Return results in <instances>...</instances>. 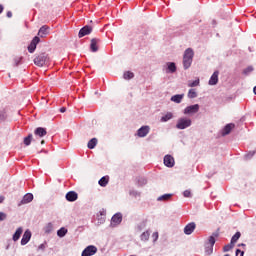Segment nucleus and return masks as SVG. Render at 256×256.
<instances>
[{"label":"nucleus","mask_w":256,"mask_h":256,"mask_svg":"<svg viewBox=\"0 0 256 256\" xmlns=\"http://www.w3.org/2000/svg\"><path fill=\"white\" fill-rule=\"evenodd\" d=\"M168 71L170 73H175V71H177V66H175L174 62H169L168 63Z\"/></svg>","instance_id":"nucleus-28"},{"label":"nucleus","mask_w":256,"mask_h":256,"mask_svg":"<svg viewBox=\"0 0 256 256\" xmlns=\"http://www.w3.org/2000/svg\"><path fill=\"white\" fill-rule=\"evenodd\" d=\"M243 255H245L244 251H241L240 249L236 250V256H243Z\"/></svg>","instance_id":"nucleus-40"},{"label":"nucleus","mask_w":256,"mask_h":256,"mask_svg":"<svg viewBox=\"0 0 256 256\" xmlns=\"http://www.w3.org/2000/svg\"><path fill=\"white\" fill-rule=\"evenodd\" d=\"M14 61H15V66L17 67V65L21 63V58H16Z\"/></svg>","instance_id":"nucleus-41"},{"label":"nucleus","mask_w":256,"mask_h":256,"mask_svg":"<svg viewBox=\"0 0 256 256\" xmlns=\"http://www.w3.org/2000/svg\"><path fill=\"white\" fill-rule=\"evenodd\" d=\"M153 237L155 238V240L159 239V233L157 232L153 233Z\"/></svg>","instance_id":"nucleus-43"},{"label":"nucleus","mask_w":256,"mask_h":256,"mask_svg":"<svg viewBox=\"0 0 256 256\" xmlns=\"http://www.w3.org/2000/svg\"><path fill=\"white\" fill-rule=\"evenodd\" d=\"M150 236H151V234L149 233V231H146L141 234L140 239H141V241H149Z\"/></svg>","instance_id":"nucleus-29"},{"label":"nucleus","mask_w":256,"mask_h":256,"mask_svg":"<svg viewBox=\"0 0 256 256\" xmlns=\"http://www.w3.org/2000/svg\"><path fill=\"white\" fill-rule=\"evenodd\" d=\"M7 219V214L0 212V221H5Z\"/></svg>","instance_id":"nucleus-38"},{"label":"nucleus","mask_w":256,"mask_h":256,"mask_svg":"<svg viewBox=\"0 0 256 256\" xmlns=\"http://www.w3.org/2000/svg\"><path fill=\"white\" fill-rule=\"evenodd\" d=\"M99 185L100 187H107L108 183H109V176H103L100 180H99Z\"/></svg>","instance_id":"nucleus-20"},{"label":"nucleus","mask_w":256,"mask_h":256,"mask_svg":"<svg viewBox=\"0 0 256 256\" xmlns=\"http://www.w3.org/2000/svg\"><path fill=\"white\" fill-rule=\"evenodd\" d=\"M34 135H36V137H45V135H47V130L43 127H38L35 129Z\"/></svg>","instance_id":"nucleus-17"},{"label":"nucleus","mask_w":256,"mask_h":256,"mask_svg":"<svg viewBox=\"0 0 256 256\" xmlns=\"http://www.w3.org/2000/svg\"><path fill=\"white\" fill-rule=\"evenodd\" d=\"M39 41H41V39L38 36L33 38L30 45L28 46L29 53L35 52V49H37V44L39 43Z\"/></svg>","instance_id":"nucleus-8"},{"label":"nucleus","mask_w":256,"mask_h":256,"mask_svg":"<svg viewBox=\"0 0 256 256\" xmlns=\"http://www.w3.org/2000/svg\"><path fill=\"white\" fill-rule=\"evenodd\" d=\"M3 9H4V8H3V5L0 4V14L3 13Z\"/></svg>","instance_id":"nucleus-48"},{"label":"nucleus","mask_w":256,"mask_h":256,"mask_svg":"<svg viewBox=\"0 0 256 256\" xmlns=\"http://www.w3.org/2000/svg\"><path fill=\"white\" fill-rule=\"evenodd\" d=\"M95 253H97V247L90 245L83 250L82 256H93Z\"/></svg>","instance_id":"nucleus-4"},{"label":"nucleus","mask_w":256,"mask_h":256,"mask_svg":"<svg viewBox=\"0 0 256 256\" xmlns=\"http://www.w3.org/2000/svg\"><path fill=\"white\" fill-rule=\"evenodd\" d=\"M164 165L166 167H174V165H175V158H173V156H171V155H166L164 157Z\"/></svg>","instance_id":"nucleus-12"},{"label":"nucleus","mask_w":256,"mask_h":256,"mask_svg":"<svg viewBox=\"0 0 256 256\" xmlns=\"http://www.w3.org/2000/svg\"><path fill=\"white\" fill-rule=\"evenodd\" d=\"M49 63V55L45 52L38 54L34 58V65L37 67H44V65Z\"/></svg>","instance_id":"nucleus-2"},{"label":"nucleus","mask_w":256,"mask_h":256,"mask_svg":"<svg viewBox=\"0 0 256 256\" xmlns=\"http://www.w3.org/2000/svg\"><path fill=\"white\" fill-rule=\"evenodd\" d=\"M121 221H123V216L121 215V213H116L111 219L112 227H117V225H119Z\"/></svg>","instance_id":"nucleus-9"},{"label":"nucleus","mask_w":256,"mask_h":256,"mask_svg":"<svg viewBox=\"0 0 256 256\" xmlns=\"http://www.w3.org/2000/svg\"><path fill=\"white\" fill-rule=\"evenodd\" d=\"M209 243H210V252L209 253H213V245H215V237L214 236L209 237Z\"/></svg>","instance_id":"nucleus-32"},{"label":"nucleus","mask_w":256,"mask_h":256,"mask_svg":"<svg viewBox=\"0 0 256 256\" xmlns=\"http://www.w3.org/2000/svg\"><path fill=\"white\" fill-rule=\"evenodd\" d=\"M57 235H58V237H65V235H67V229H65V228H60V229L57 231Z\"/></svg>","instance_id":"nucleus-30"},{"label":"nucleus","mask_w":256,"mask_h":256,"mask_svg":"<svg viewBox=\"0 0 256 256\" xmlns=\"http://www.w3.org/2000/svg\"><path fill=\"white\" fill-rule=\"evenodd\" d=\"M99 43H101V40L99 38H93L90 43V49L93 53H97L99 51Z\"/></svg>","instance_id":"nucleus-7"},{"label":"nucleus","mask_w":256,"mask_h":256,"mask_svg":"<svg viewBox=\"0 0 256 256\" xmlns=\"http://www.w3.org/2000/svg\"><path fill=\"white\" fill-rule=\"evenodd\" d=\"M88 149H95L97 147V138H92L87 145Z\"/></svg>","instance_id":"nucleus-24"},{"label":"nucleus","mask_w":256,"mask_h":256,"mask_svg":"<svg viewBox=\"0 0 256 256\" xmlns=\"http://www.w3.org/2000/svg\"><path fill=\"white\" fill-rule=\"evenodd\" d=\"M206 253H207L208 255H211V246H210L209 248H206Z\"/></svg>","instance_id":"nucleus-45"},{"label":"nucleus","mask_w":256,"mask_h":256,"mask_svg":"<svg viewBox=\"0 0 256 256\" xmlns=\"http://www.w3.org/2000/svg\"><path fill=\"white\" fill-rule=\"evenodd\" d=\"M171 101H173L174 103H181V101H183V95L181 94H177L171 97Z\"/></svg>","instance_id":"nucleus-23"},{"label":"nucleus","mask_w":256,"mask_h":256,"mask_svg":"<svg viewBox=\"0 0 256 256\" xmlns=\"http://www.w3.org/2000/svg\"><path fill=\"white\" fill-rule=\"evenodd\" d=\"M184 197H191V190H185L183 192Z\"/></svg>","instance_id":"nucleus-39"},{"label":"nucleus","mask_w":256,"mask_h":256,"mask_svg":"<svg viewBox=\"0 0 256 256\" xmlns=\"http://www.w3.org/2000/svg\"><path fill=\"white\" fill-rule=\"evenodd\" d=\"M173 197V194H164L158 197L157 201H169Z\"/></svg>","instance_id":"nucleus-27"},{"label":"nucleus","mask_w":256,"mask_h":256,"mask_svg":"<svg viewBox=\"0 0 256 256\" xmlns=\"http://www.w3.org/2000/svg\"><path fill=\"white\" fill-rule=\"evenodd\" d=\"M250 155H251V157H253V155H255V152H252Z\"/></svg>","instance_id":"nucleus-52"},{"label":"nucleus","mask_w":256,"mask_h":256,"mask_svg":"<svg viewBox=\"0 0 256 256\" xmlns=\"http://www.w3.org/2000/svg\"><path fill=\"white\" fill-rule=\"evenodd\" d=\"M253 66H248L246 69L243 70L244 75H249V73H252Z\"/></svg>","instance_id":"nucleus-36"},{"label":"nucleus","mask_w":256,"mask_h":256,"mask_svg":"<svg viewBox=\"0 0 256 256\" xmlns=\"http://www.w3.org/2000/svg\"><path fill=\"white\" fill-rule=\"evenodd\" d=\"M238 247H245V244H243V243L238 244Z\"/></svg>","instance_id":"nucleus-50"},{"label":"nucleus","mask_w":256,"mask_h":256,"mask_svg":"<svg viewBox=\"0 0 256 256\" xmlns=\"http://www.w3.org/2000/svg\"><path fill=\"white\" fill-rule=\"evenodd\" d=\"M65 111H67V108L65 107L60 108V113H65Z\"/></svg>","instance_id":"nucleus-46"},{"label":"nucleus","mask_w":256,"mask_h":256,"mask_svg":"<svg viewBox=\"0 0 256 256\" xmlns=\"http://www.w3.org/2000/svg\"><path fill=\"white\" fill-rule=\"evenodd\" d=\"M66 199L70 202L73 203L74 201H77L79 199V194L75 191H70L66 194Z\"/></svg>","instance_id":"nucleus-13"},{"label":"nucleus","mask_w":256,"mask_h":256,"mask_svg":"<svg viewBox=\"0 0 256 256\" xmlns=\"http://www.w3.org/2000/svg\"><path fill=\"white\" fill-rule=\"evenodd\" d=\"M233 129H235V124H233V123L227 124L222 131V135L224 137H225V135H229V133H231V131H233Z\"/></svg>","instance_id":"nucleus-16"},{"label":"nucleus","mask_w":256,"mask_h":256,"mask_svg":"<svg viewBox=\"0 0 256 256\" xmlns=\"http://www.w3.org/2000/svg\"><path fill=\"white\" fill-rule=\"evenodd\" d=\"M3 201H5V197L0 196V203H3Z\"/></svg>","instance_id":"nucleus-47"},{"label":"nucleus","mask_w":256,"mask_h":256,"mask_svg":"<svg viewBox=\"0 0 256 256\" xmlns=\"http://www.w3.org/2000/svg\"><path fill=\"white\" fill-rule=\"evenodd\" d=\"M31 201H33V194L27 193L26 195H24L21 203L22 205H26L27 203H31Z\"/></svg>","instance_id":"nucleus-19"},{"label":"nucleus","mask_w":256,"mask_h":256,"mask_svg":"<svg viewBox=\"0 0 256 256\" xmlns=\"http://www.w3.org/2000/svg\"><path fill=\"white\" fill-rule=\"evenodd\" d=\"M93 31V27L91 26H84L80 29L78 33V37L81 39V37H85L86 35H91V32Z\"/></svg>","instance_id":"nucleus-5"},{"label":"nucleus","mask_w":256,"mask_h":256,"mask_svg":"<svg viewBox=\"0 0 256 256\" xmlns=\"http://www.w3.org/2000/svg\"><path fill=\"white\" fill-rule=\"evenodd\" d=\"M6 15H7L8 18L13 17V13L11 11H8Z\"/></svg>","instance_id":"nucleus-44"},{"label":"nucleus","mask_w":256,"mask_h":256,"mask_svg":"<svg viewBox=\"0 0 256 256\" xmlns=\"http://www.w3.org/2000/svg\"><path fill=\"white\" fill-rule=\"evenodd\" d=\"M149 131H151V128H149V126H142L138 129L137 135L138 137H147V135H149Z\"/></svg>","instance_id":"nucleus-11"},{"label":"nucleus","mask_w":256,"mask_h":256,"mask_svg":"<svg viewBox=\"0 0 256 256\" xmlns=\"http://www.w3.org/2000/svg\"><path fill=\"white\" fill-rule=\"evenodd\" d=\"M198 85H199V79L188 83V87H198Z\"/></svg>","instance_id":"nucleus-35"},{"label":"nucleus","mask_w":256,"mask_h":256,"mask_svg":"<svg viewBox=\"0 0 256 256\" xmlns=\"http://www.w3.org/2000/svg\"><path fill=\"white\" fill-rule=\"evenodd\" d=\"M197 225L195 224V222H190L188 223L185 227H184V233L185 235H191V233H193V231H195Z\"/></svg>","instance_id":"nucleus-10"},{"label":"nucleus","mask_w":256,"mask_h":256,"mask_svg":"<svg viewBox=\"0 0 256 256\" xmlns=\"http://www.w3.org/2000/svg\"><path fill=\"white\" fill-rule=\"evenodd\" d=\"M193 57H195V52L191 48H188L184 51V55H183L184 69H189V67H191L193 63Z\"/></svg>","instance_id":"nucleus-1"},{"label":"nucleus","mask_w":256,"mask_h":256,"mask_svg":"<svg viewBox=\"0 0 256 256\" xmlns=\"http://www.w3.org/2000/svg\"><path fill=\"white\" fill-rule=\"evenodd\" d=\"M32 141H33V134H29L27 137L24 138V145H26V147H29Z\"/></svg>","instance_id":"nucleus-25"},{"label":"nucleus","mask_w":256,"mask_h":256,"mask_svg":"<svg viewBox=\"0 0 256 256\" xmlns=\"http://www.w3.org/2000/svg\"><path fill=\"white\" fill-rule=\"evenodd\" d=\"M239 239H241V232H236L235 235L232 236L230 243L235 245Z\"/></svg>","instance_id":"nucleus-22"},{"label":"nucleus","mask_w":256,"mask_h":256,"mask_svg":"<svg viewBox=\"0 0 256 256\" xmlns=\"http://www.w3.org/2000/svg\"><path fill=\"white\" fill-rule=\"evenodd\" d=\"M22 234H23V228H18L13 235V241H19Z\"/></svg>","instance_id":"nucleus-21"},{"label":"nucleus","mask_w":256,"mask_h":256,"mask_svg":"<svg viewBox=\"0 0 256 256\" xmlns=\"http://www.w3.org/2000/svg\"><path fill=\"white\" fill-rule=\"evenodd\" d=\"M173 119V114L171 112H168L167 114H165L162 118L161 121L162 123H165L169 120Z\"/></svg>","instance_id":"nucleus-26"},{"label":"nucleus","mask_w":256,"mask_h":256,"mask_svg":"<svg viewBox=\"0 0 256 256\" xmlns=\"http://www.w3.org/2000/svg\"><path fill=\"white\" fill-rule=\"evenodd\" d=\"M39 249H45V244H41V245L39 246Z\"/></svg>","instance_id":"nucleus-49"},{"label":"nucleus","mask_w":256,"mask_h":256,"mask_svg":"<svg viewBox=\"0 0 256 256\" xmlns=\"http://www.w3.org/2000/svg\"><path fill=\"white\" fill-rule=\"evenodd\" d=\"M142 183H140V185H146L147 184V180L145 178L141 179Z\"/></svg>","instance_id":"nucleus-42"},{"label":"nucleus","mask_w":256,"mask_h":256,"mask_svg":"<svg viewBox=\"0 0 256 256\" xmlns=\"http://www.w3.org/2000/svg\"><path fill=\"white\" fill-rule=\"evenodd\" d=\"M234 247L235 245L230 242L229 244L224 246L223 251L227 253V251H231V249H233Z\"/></svg>","instance_id":"nucleus-34"},{"label":"nucleus","mask_w":256,"mask_h":256,"mask_svg":"<svg viewBox=\"0 0 256 256\" xmlns=\"http://www.w3.org/2000/svg\"><path fill=\"white\" fill-rule=\"evenodd\" d=\"M7 119V112L5 110L0 112V121H5Z\"/></svg>","instance_id":"nucleus-37"},{"label":"nucleus","mask_w":256,"mask_h":256,"mask_svg":"<svg viewBox=\"0 0 256 256\" xmlns=\"http://www.w3.org/2000/svg\"><path fill=\"white\" fill-rule=\"evenodd\" d=\"M31 241V231L26 230L21 239V245H27Z\"/></svg>","instance_id":"nucleus-14"},{"label":"nucleus","mask_w":256,"mask_h":256,"mask_svg":"<svg viewBox=\"0 0 256 256\" xmlns=\"http://www.w3.org/2000/svg\"><path fill=\"white\" fill-rule=\"evenodd\" d=\"M135 77V74L131 71H127L124 73V79H133Z\"/></svg>","instance_id":"nucleus-33"},{"label":"nucleus","mask_w":256,"mask_h":256,"mask_svg":"<svg viewBox=\"0 0 256 256\" xmlns=\"http://www.w3.org/2000/svg\"><path fill=\"white\" fill-rule=\"evenodd\" d=\"M199 111V104L188 106L184 109V115H192Z\"/></svg>","instance_id":"nucleus-6"},{"label":"nucleus","mask_w":256,"mask_h":256,"mask_svg":"<svg viewBox=\"0 0 256 256\" xmlns=\"http://www.w3.org/2000/svg\"><path fill=\"white\" fill-rule=\"evenodd\" d=\"M38 35L39 37H45L46 35H49V26H42L38 31Z\"/></svg>","instance_id":"nucleus-18"},{"label":"nucleus","mask_w":256,"mask_h":256,"mask_svg":"<svg viewBox=\"0 0 256 256\" xmlns=\"http://www.w3.org/2000/svg\"><path fill=\"white\" fill-rule=\"evenodd\" d=\"M217 83H219V71H215L209 80V85H217Z\"/></svg>","instance_id":"nucleus-15"},{"label":"nucleus","mask_w":256,"mask_h":256,"mask_svg":"<svg viewBox=\"0 0 256 256\" xmlns=\"http://www.w3.org/2000/svg\"><path fill=\"white\" fill-rule=\"evenodd\" d=\"M187 127H191V119L189 118H180L176 124L177 129H187Z\"/></svg>","instance_id":"nucleus-3"},{"label":"nucleus","mask_w":256,"mask_h":256,"mask_svg":"<svg viewBox=\"0 0 256 256\" xmlns=\"http://www.w3.org/2000/svg\"><path fill=\"white\" fill-rule=\"evenodd\" d=\"M41 145H45V140H42V141H41Z\"/></svg>","instance_id":"nucleus-51"},{"label":"nucleus","mask_w":256,"mask_h":256,"mask_svg":"<svg viewBox=\"0 0 256 256\" xmlns=\"http://www.w3.org/2000/svg\"><path fill=\"white\" fill-rule=\"evenodd\" d=\"M188 97H189V99H195V97H197V92L195 91V89L189 90Z\"/></svg>","instance_id":"nucleus-31"}]
</instances>
